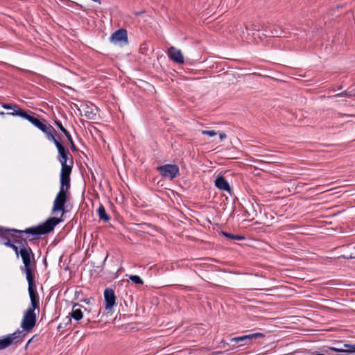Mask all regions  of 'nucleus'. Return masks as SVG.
Returning a JSON list of instances; mask_svg holds the SVG:
<instances>
[{
	"instance_id": "f8f14e48",
	"label": "nucleus",
	"mask_w": 355,
	"mask_h": 355,
	"mask_svg": "<svg viewBox=\"0 0 355 355\" xmlns=\"http://www.w3.org/2000/svg\"><path fill=\"white\" fill-rule=\"evenodd\" d=\"M167 55L170 60L175 63L183 64L184 62L182 51L174 46H171L168 49Z\"/></svg>"
},
{
	"instance_id": "9d476101",
	"label": "nucleus",
	"mask_w": 355,
	"mask_h": 355,
	"mask_svg": "<svg viewBox=\"0 0 355 355\" xmlns=\"http://www.w3.org/2000/svg\"><path fill=\"white\" fill-rule=\"evenodd\" d=\"M110 42L116 44H127L128 43V33L127 31L123 28H120L114 32L110 36Z\"/></svg>"
},
{
	"instance_id": "4c0bfd02",
	"label": "nucleus",
	"mask_w": 355,
	"mask_h": 355,
	"mask_svg": "<svg viewBox=\"0 0 355 355\" xmlns=\"http://www.w3.org/2000/svg\"><path fill=\"white\" fill-rule=\"evenodd\" d=\"M2 338H0V340H1Z\"/></svg>"
},
{
	"instance_id": "473e14b6",
	"label": "nucleus",
	"mask_w": 355,
	"mask_h": 355,
	"mask_svg": "<svg viewBox=\"0 0 355 355\" xmlns=\"http://www.w3.org/2000/svg\"><path fill=\"white\" fill-rule=\"evenodd\" d=\"M85 302H86L87 304H89V299H85L83 300Z\"/></svg>"
},
{
	"instance_id": "aec40b11",
	"label": "nucleus",
	"mask_w": 355,
	"mask_h": 355,
	"mask_svg": "<svg viewBox=\"0 0 355 355\" xmlns=\"http://www.w3.org/2000/svg\"><path fill=\"white\" fill-rule=\"evenodd\" d=\"M252 28L253 31H263L264 32V29H266L267 25L261 24L259 22H254L252 24Z\"/></svg>"
},
{
	"instance_id": "b1692460",
	"label": "nucleus",
	"mask_w": 355,
	"mask_h": 355,
	"mask_svg": "<svg viewBox=\"0 0 355 355\" xmlns=\"http://www.w3.org/2000/svg\"><path fill=\"white\" fill-rule=\"evenodd\" d=\"M202 134L203 135H207L210 137H214L217 135V132L214 130H202Z\"/></svg>"
},
{
	"instance_id": "7c9ffc66",
	"label": "nucleus",
	"mask_w": 355,
	"mask_h": 355,
	"mask_svg": "<svg viewBox=\"0 0 355 355\" xmlns=\"http://www.w3.org/2000/svg\"><path fill=\"white\" fill-rule=\"evenodd\" d=\"M63 134L66 136L67 139H69L70 137H71V135H70V133L67 131V130H66Z\"/></svg>"
},
{
	"instance_id": "412c9836",
	"label": "nucleus",
	"mask_w": 355,
	"mask_h": 355,
	"mask_svg": "<svg viewBox=\"0 0 355 355\" xmlns=\"http://www.w3.org/2000/svg\"><path fill=\"white\" fill-rule=\"evenodd\" d=\"M223 234L225 237H227L230 239H232V240H243V239H244V236L234 235V234L227 233V232H223Z\"/></svg>"
},
{
	"instance_id": "c85d7f7f",
	"label": "nucleus",
	"mask_w": 355,
	"mask_h": 355,
	"mask_svg": "<svg viewBox=\"0 0 355 355\" xmlns=\"http://www.w3.org/2000/svg\"><path fill=\"white\" fill-rule=\"evenodd\" d=\"M67 140L69 141V143L70 144L71 149L72 150H76V146L74 144V142L73 141L72 137H70V138L67 139Z\"/></svg>"
},
{
	"instance_id": "423d86ee",
	"label": "nucleus",
	"mask_w": 355,
	"mask_h": 355,
	"mask_svg": "<svg viewBox=\"0 0 355 355\" xmlns=\"http://www.w3.org/2000/svg\"><path fill=\"white\" fill-rule=\"evenodd\" d=\"M73 160L70 161L69 167H61L60 189L69 192L70 188V175L72 171Z\"/></svg>"
},
{
	"instance_id": "a211bd4d",
	"label": "nucleus",
	"mask_w": 355,
	"mask_h": 355,
	"mask_svg": "<svg viewBox=\"0 0 355 355\" xmlns=\"http://www.w3.org/2000/svg\"><path fill=\"white\" fill-rule=\"evenodd\" d=\"M98 215L100 220L104 222H108L110 220V216L107 214L106 210L103 205H100L97 209Z\"/></svg>"
},
{
	"instance_id": "ddd939ff",
	"label": "nucleus",
	"mask_w": 355,
	"mask_h": 355,
	"mask_svg": "<svg viewBox=\"0 0 355 355\" xmlns=\"http://www.w3.org/2000/svg\"><path fill=\"white\" fill-rule=\"evenodd\" d=\"M265 334L260 332L245 334V349L254 344L259 343V340L263 338Z\"/></svg>"
},
{
	"instance_id": "2eb2a0df",
	"label": "nucleus",
	"mask_w": 355,
	"mask_h": 355,
	"mask_svg": "<svg viewBox=\"0 0 355 355\" xmlns=\"http://www.w3.org/2000/svg\"><path fill=\"white\" fill-rule=\"evenodd\" d=\"M344 348L335 347H329V349L332 352H339V353H349L353 354L355 353V344H343Z\"/></svg>"
},
{
	"instance_id": "a878e982",
	"label": "nucleus",
	"mask_w": 355,
	"mask_h": 355,
	"mask_svg": "<svg viewBox=\"0 0 355 355\" xmlns=\"http://www.w3.org/2000/svg\"><path fill=\"white\" fill-rule=\"evenodd\" d=\"M55 124L57 125V127L60 129V130L63 133L67 129L64 128L61 123L60 121L55 120Z\"/></svg>"
},
{
	"instance_id": "2f4dec72",
	"label": "nucleus",
	"mask_w": 355,
	"mask_h": 355,
	"mask_svg": "<svg viewBox=\"0 0 355 355\" xmlns=\"http://www.w3.org/2000/svg\"><path fill=\"white\" fill-rule=\"evenodd\" d=\"M225 137H226V135L224 133H220V141L223 140V139H225Z\"/></svg>"
},
{
	"instance_id": "f3484780",
	"label": "nucleus",
	"mask_w": 355,
	"mask_h": 355,
	"mask_svg": "<svg viewBox=\"0 0 355 355\" xmlns=\"http://www.w3.org/2000/svg\"><path fill=\"white\" fill-rule=\"evenodd\" d=\"M79 306H80L78 304H74L71 312L69 313L70 316L76 321H79L83 317V311Z\"/></svg>"
},
{
	"instance_id": "20e7f679",
	"label": "nucleus",
	"mask_w": 355,
	"mask_h": 355,
	"mask_svg": "<svg viewBox=\"0 0 355 355\" xmlns=\"http://www.w3.org/2000/svg\"><path fill=\"white\" fill-rule=\"evenodd\" d=\"M7 243L8 244V247L12 248L15 251V254L17 256L19 254L20 255V257L22 259L24 266V271L25 272H26V264L24 261V257L23 258V257L24 254L26 256H28V258L29 259V268H30L31 272L33 274V266H35V255L32 251V249L28 246V245L25 242V244L22 245V248H21V249L19 250L18 247L16 246L12 242L11 243L8 242Z\"/></svg>"
},
{
	"instance_id": "393cba45",
	"label": "nucleus",
	"mask_w": 355,
	"mask_h": 355,
	"mask_svg": "<svg viewBox=\"0 0 355 355\" xmlns=\"http://www.w3.org/2000/svg\"><path fill=\"white\" fill-rule=\"evenodd\" d=\"M255 162L254 160L250 159V158H247V157L245 156V166H247L248 168L245 167V170H248L249 168H251V166H252V164Z\"/></svg>"
},
{
	"instance_id": "4468645a",
	"label": "nucleus",
	"mask_w": 355,
	"mask_h": 355,
	"mask_svg": "<svg viewBox=\"0 0 355 355\" xmlns=\"http://www.w3.org/2000/svg\"><path fill=\"white\" fill-rule=\"evenodd\" d=\"M83 114L87 119L94 120L96 118V108L94 105H85L82 109Z\"/></svg>"
},
{
	"instance_id": "7ed1b4c3",
	"label": "nucleus",
	"mask_w": 355,
	"mask_h": 355,
	"mask_svg": "<svg viewBox=\"0 0 355 355\" xmlns=\"http://www.w3.org/2000/svg\"><path fill=\"white\" fill-rule=\"evenodd\" d=\"M15 112H0V115H6V114H10L12 116H18L23 119H25L28 120L30 123H31L33 125H35L36 128H37L39 130H40L42 132L46 135L48 139L49 140L52 139V137H55V129L51 125H47L46 123V121L43 119V121H41L40 119L37 118L35 116V114L30 112L31 114H28L26 111L20 109L19 106L15 107Z\"/></svg>"
},
{
	"instance_id": "f257e3e1",
	"label": "nucleus",
	"mask_w": 355,
	"mask_h": 355,
	"mask_svg": "<svg viewBox=\"0 0 355 355\" xmlns=\"http://www.w3.org/2000/svg\"><path fill=\"white\" fill-rule=\"evenodd\" d=\"M61 218L51 217L47 219L43 223L26 228L25 230H18L16 229H9L0 227V243L8 246V243H11L8 235L13 238H21L24 234L33 236L32 239H38L41 235L49 234L52 232L56 225L62 222Z\"/></svg>"
},
{
	"instance_id": "c9c22d12",
	"label": "nucleus",
	"mask_w": 355,
	"mask_h": 355,
	"mask_svg": "<svg viewBox=\"0 0 355 355\" xmlns=\"http://www.w3.org/2000/svg\"><path fill=\"white\" fill-rule=\"evenodd\" d=\"M343 94L347 95V92H345Z\"/></svg>"
},
{
	"instance_id": "5701e85b",
	"label": "nucleus",
	"mask_w": 355,
	"mask_h": 355,
	"mask_svg": "<svg viewBox=\"0 0 355 355\" xmlns=\"http://www.w3.org/2000/svg\"><path fill=\"white\" fill-rule=\"evenodd\" d=\"M247 207H245V221L248 220V221H250V220H252L254 218V216H257V212L256 211H253L252 213H249V211L248 210H246Z\"/></svg>"
},
{
	"instance_id": "1a4fd4ad",
	"label": "nucleus",
	"mask_w": 355,
	"mask_h": 355,
	"mask_svg": "<svg viewBox=\"0 0 355 355\" xmlns=\"http://www.w3.org/2000/svg\"><path fill=\"white\" fill-rule=\"evenodd\" d=\"M51 141L54 143L58 151V161L61 164L62 167H69V164H67L68 155L69 152L65 149L64 146L61 144L55 137H52Z\"/></svg>"
},
{
	"instance_id": "0eeeda50",
	"label": "nucleus",
	"mask_w": 355,
	"mask_h": 355,
	"mask_svg": "<svg viewBox=\"0 0 355 355\" xmlns=\"http://www.w3.org/2000/svg\"><path fill=\"white\" fill-rule=\"evenodd\" d=\"M69 192L65 191L59 190L53 202L52 212L61 211V216L67 211L65 210L64 205L67 202V194Z\"/></svg>"
},
{
	"instance_id": "39448f33",
	"label": "nucleus",
	"mask_w": 355,
	"mask_h": 355,
	"mask_svg": "<svg viewBox=\"0 0 355 355\" xmlns=\"http://www.w3.org/2000/svg\"><path fill=\"white\" fill-rule=\"evenodd\" d=\"M26 330L17 329L14 333L7 335L0 340V349H3L15 343L17 344L21 342L26 336Z\"/></svg>"
},
{
	"instance_id": "f704fd0d",
	"label": "nucleus",
	"mask_w": 355,
	"mask_h": 355,
	"mask_svg": "<svg viewBox=\"0 0 355 355\" xmlns=\"http://www.w3.org/2000/svg\"><path fill=\"white\" fill-rule=\"evenodd\" d=\"M15 242L17 243H21V242L19 241H15Z\"/></svg>"
},
{
	"instance_id": "dca6fc26",
	"label": "nucleus",
	"mask_w": 355,
	"mask_h": 355,
	"mask_svg": "<svg viewBox=\"0 0 355 355\" xmlns=\"http://www.w3.org/2000/svg\"><path fill=\"white\" fill-rule=\"evenodd\" d=\"M215 185L220 190L230 192V186L228 182L223 176H219L216 179Z\"/></svg>"
},
{
	"instance_id": "9b49d317",
	"label": "nucleus",
	"mask_w": 355,
	"mask_h": 355,
	"mask_svg": "<svg viewBox=\"0 0 355 355\" xmlns=\"http://www.w3.org/2000/svg\"><path fill=\"white\" fill-rule=\"evenodd\" d=\"M104 300L105 310H110L116 304V296L112 288H106L105 289Z\"/></svg>"
},
{
	"instance_id": "bb28decb",
	"label": "nucleus",
	"mask_w": 355,
	"mask_h": 355,
	"mask_svg": "<svg viewBox=\"0 0 355 355\" xmlns=\"http://www.w3.org/2000/svg\"><path fill=\"white\" fill-rule=\"evenodd\" d=\"M1 106L6 109V110H13V112H15V107L17 106V105H12L10 104H8V103H3L1 105Z\"/></svg>"
},
{
	"instance_id": "f03ea898",
	"label": "nucleus",
	"mask_w": 355,
	"mask_h": 355,
	"mask_svg": "<svg viewBox=\"0 0 355 355\" xmlns=\"http://www.w3.org/2000/svg\"><path fill=\"white\" fill-rule=\"evenodd\" d=\"M24 262L26 264V277L28 284V294L31 300V306L26 310L21 323V327L26 331H31L35 325L37 315L35 311L40 309V300L37 291L35 288L34 275L31 272L29 268V259L28 256L24 255Z\"/></svg>"
},
{
	"instance_id": "cd10ccee",
	"label": "nucleus",
	"mask_w": 355,
	"mask_h": 355,
	"mask_svg": "<svg viewBox=\"0 0 355 355\" xmlns=\"http://www.w3.org/2000/svg\"><path fill=\"white\" fill-rule=\"evenodd\" d=\"M232 343H237L239 341H243L244 340V336L234 337L230 339Z\"/></svg>"
},
{
	"instance_id": "6e6552de",
	"label": "nucleus",
	"mask_w": 355,
	"mask_h": 355,
	"mask_svg": "<svg viewBox=\"0 0 355 355\" xmlns=\"http://www.w3.org/2000/svg\"><path fill=\"white\" fill-rule=\"evenodd\" d=\"M160 175L165 178L173 180L179 174V168L175 164H164L157 168Z\"/></svg>"
},
{
	"instance_id": "e433bc0d",
	"label": "nucleus",
	"mask_w": 355,
	"mask_h": 355,
	"mask_svg": "<svg viewBox=\"0 0 355 355\" xmlns=\"http://www.w3.org/2000/svg\"><path fill=\"white\" fill-rule=\"evenodd\" d=\"M245 355H248V353H245Z\"/></svg>"
},
{
	"instance_id": "6ab92c4d",
	"label": "nucleus",
	"mask_w": 355,
	"mask_h": 355,
	"mask_svg": "<svg viewBox=\"0 0 355 355\" xmlns=\"http://www.w3.org/2000/svg\"><path fill=\"white\" fill-rule=\"evenodd\" d=\"M268 26H267L266 29H264V33L263 35L266 37L271 36V37H279L281 35V32L278 31L276 28H274L272 30H270L268 28Z\"/></svg>"
},
{
	"instance_id": "c756f323",
	"label": "nucleus",
	"mask_w": 355,
	"mask_h": 355,
	"mask_svg": "<svg viewBox=\"0 0 355 355\" xmlns=\"http://www.w3.org/2000/svg\"><path fill=\"white\" fill-rule=\"evenodd\" d=\"M254 147L252 145H245V149H248L249 151L252 152L254 151Z\"/></svg>"
},
{
	"instance_id": "72a5a7b5",
	"label": "nucleus",
	"mask_w": 355,
	"mask_h": 355,
	"mask_svg": "<svg viewBox=\"0 0 355 355\" xmlns=\"http://www.w3.org/2000/svg\"><path fill=\"white\" fill-rule=\"evenodd\" d=\"M31 339H30V340L27 342V343H26V347H27V346L29 345V343H31Z\"/></svg>"
},
{
	"instance_id": "4be33fe9",
	"label": "nucleus",
	"mask_w": 355,
	"mask_h": 355,
	"mask_svg": "<svg viewBox=\"0 0 355 355\" xmlns=\"http://www.w3.org/2000/svg\"><path fill=\"white\" fill-rule=\"evenodd\" d=\"M129 279L136 284L141 285L144 284L143 279L138 275H130Z\"/></svg>"
}]
</instances>
